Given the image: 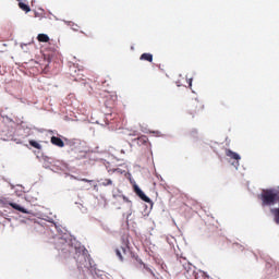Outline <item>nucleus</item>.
<instances>
[{"label": "nucleus", "mask_w": 279, "mask_h": 279, "mask_svg": "<svg viewBox=\"0 0 279 279\" xmlns=\"http://www.w3.org/2000/svg\"><path fill=\"white\" fill-rule=\"evenodd\" d=\"M38 43H49V35L47 34H39L37 36Z\"/></svg>", "instance_id": "12"}, {"label": "nucleus", "mask_w": 279, "mask_h": 279, "mask_svg": "<svg viewBox=\"0 0 279 279\" xmlns=\"http://www.w3.org/2000/svg\"><path fill=\"white\" fill-rule=\"evenodd\" d=\"M20 10H23V12H32V8L29 5L25 4V2H19Z\"/></svg>", "instance_id": "13"}, {"label": "nucleus", "mask_w": 279, "mask_h": 279, "mask_svg": "<svg viewBox=\"0 0 279 279\" xmlns=\"http://www.w3.org/2000/svg\"><path fill=\"white\" fill-rule=\"evenodd\" d=\"M81 34H84V36H86L87 38H93V32L92 31H87V32L81 31Z\"/></svg>", "instance_id": "15"}, {"label": "nucleus", "mask_w": 279, "mask_h": 279, "mask_svg": "<svg viewBox=\"0 0 279 279\" xmlns=\"http://www.w3.org/2000/svg\"><path fill=\"white\" fill-rule=\"evenodd\" d=\"M29 145H31L32 147H34L35 149H43V146H41L38 142H36V141H34V140H31V141H29Z\"/></svg>", "instance_id": "14"}, {"label": "nucleus", "mask_w": 279, "mask_h": 279, "mask_svg": "<svg viewBox=\"0 0 279 279\" xmlns=\"http://www.w3.org/2000/svg\"><path fill=\"white\" fill-rule=\"evenodd\" d=\"M204 112V104L202 101L194 99L190 105V114L197 117Z\"/></svg>", "instance_id": "3"}, {"label": "nucleus", "mask_w": 279, "mask_h": 279, "mask_svg": "<svg viewBox=\"0 0 279 279\" xmlns=\"http://www.w3.org/2000/svg\"><path fill=\"white\" fill-rule=\"evenodd\" d=\"M50 143L52 145H54L56 147H64V142L62 141V138H60L58 136H52L50 138Z\"/></svg>", "instance_id": "7"}, {"label": "nucleus", "mask_w": 279, "mask_h": 279, "mask_svg": "<svg viewBox=\"0 0 279 279\" xmlns=\"http://www.w3.org/2000/svg\"><path fill=\"white\" fill-rule=\"evenodd\" d=\"M144 268L146 269V271H149V274H151L154 276V271L150 268H147L144 264Z\"/></svg>", "instance_id": "17"}, {"label": "nucleus", "mask_w": 279, "mask_h": 279, "mask_svg": "<svg viewBox=\"0 0 279 279\" xmlns=\"http://www.w3.org/2000/svg\"><path fill=\"white\" fill-rule=\"evenodd\" d=\"M190 86H192V82L190 81Z\"/></svg>", "instance_id": "19"}, {"label": "nucleus", "mask_w": 279, "mask_h": 279, "mask_svg": "<svg viewBox=\"0 0 279 279\" xmlns=\"http://www.w3.org/2000/svg\"><path fill=\"white\" fill-rule=\"evenodd\" d=\"M136 142L137 145H147V143H149V137H147L146 135H142L137 137Z\"/></svg>", "instance_id": "11"}, {"label": "nucleus", "mask_w": 279, "mask_h": 279, "mask_svg": "<svg viewBox=\"0 0 279 279\" xmlns=\"http://www.w3.org/2000/svg\"><path fill=\"white\" fill-rule=\"evenodd\" d=\"M17 1H21V0H17Z\"/></svg>", "instance_id": "20"}, {"label": "nucleus", "mask_w": 279, "mask_h": 279, "mask_svg": "<svg viewBox=\"0 0 279 279\" xmlns=\"http://www.w3.org/2000/svg\"><path fill=\"white\" fill-rule=\"evenodd\" d=\"M82 182H92V181L88 179H82Z\"/></svg>", "instance_id": "18"}, {"label": "nucleus", "mask_w": 279, "mask_h": 279, "mask_svg": "<svg viewBox=\"0 0 279 279\" xmlns=\"http://www.w3.org/2000/svg\"><path fill=\"white\" fill-rule=\"evenodd\" d=\"M140 60H145L146 62H154V54L145 52L141 54Z\"/></svg>", "instance_id": "10"}, {"label": "nucleus", "mask_w": 279, "mask_h": 279, "mask_svg": "<svg viewBox=\"0 0 279 279\" xmlns=\"http://www.w3.org/2000/svg\"><path fill=\"white\" fill-rule=\"evenodd\" d=\"M1 204H9V206H11V208H14V210H19V213H23L24 215H27V209L21 207V205L16 204V203H8V201H3L0 199Z\"/></svg>", "instance_id": "5"}, {"label": "nucleus", "mask_w": 279, "mask_h": 279, "mask_svg": "<svg viewBox=\"0 0 279 279\" xmlns=\"http://www.w3.org/2000/svg\"><path fill=\"white\" fill-rule=\"evenodd\" d=\"M111 184H112V180H110V179H106V180L101 183L102 186H111Z\"/></svg>", "instance_id": "16"}, {"label": "nucleus", "mask_w": 279, "mask_h": 279, "mask_svg": "<svg viewBox=\"0 0 279 279\" xmlns=\"http://www.w3.org/2000/svg\"><path fill=\"white\" fill-rule=\"evenodd\" d=\"M258 199H260L262 206H276L279 204V186L262 190Z\"/></svg>", "instance_id": "1"}, {"label": "nucleus", "mask_w": 279, "mask_h": 279, "mask_svg": "<svg viewBox=\"0 0 279 279\" xmlns=\"http://www.w3.org/2000/svg\"><path fill=\"white\" fill-rule=\"evenodd\" d=\"M266 275L268 279L279 278V264L274 259L266 263Z\"/></svg>", "instance_id": "2"}, {"label": "nucleus", "mask_w": 279, "mask_h": 279, "mask_svg": "<svg viewBox=\"0 0 279 279\" xmlns=\"http://www.w3.org/2000/svg\"><path fill=\"white\" fill-rule=\"evenodd\" d=\"M134 193H136V195L141 197L143 202H146V204L151 203V198L145 195V192H143L138 185H134Z\"/></svg>", "instance_id": "4"}, {"label": "nucleus", "mask_w": 279, "mask_h": 279, "mask_svg": "<svg viewBox=\"0 0 279 279\" xmlns=\"http://www.w3.org/2000/svg\"><path fill=\"white\" fill-rule=\"evenodd\" d=\"M226 156H228V158H231L232 160H236V165H239V160H241V155L232 151L231 149H226Z\"/></svg>", "instance_id": "6"}, {"label": "nucleus", "mask_w": 279, "mask_h": 279, "mask_svg": "<svg viewBox=\"0 0 279 279\" xmlns=\"http://www.w3.org/2000/svg\"><path fill=\"white\" fill-rule=\"evenodd\" d=\"M116 254H117L118 258H120V260H123V254L124 255L128 254V245L126 246H121L120 250L117 248Z\"/></svg>", "instance_id": "8"}, {"label": "nucleus", "mask_w": 279, "mask_h": 279, "mask_svg": "<svg viewBox=\"0 0 279 279\" xmlns=\"http://www.w3.org/2000/svg\"><path fill=\"white\" fill-rule=\"evenodd\" d=\"M270 213H271V215H272V217H274L275 223H277V226H279V207H277V208H271V209H270Z\"/></svg>", "instance_id": "9"}]
</instances>
